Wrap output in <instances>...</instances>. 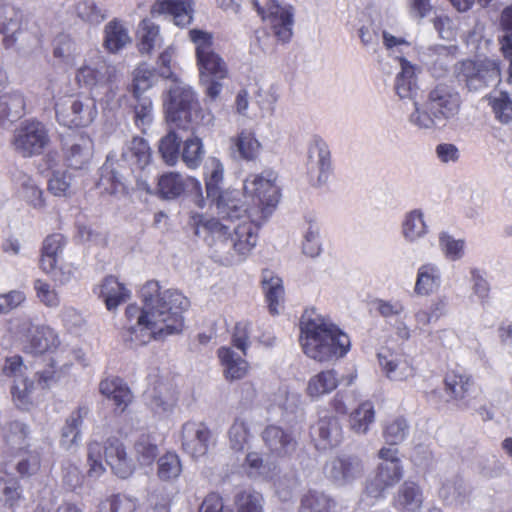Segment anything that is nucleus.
<instances>
[{
  "instance_id": "obj_1",
  "label": "nucleus",
  "mask_w": 512,
  "mask_h": 512,
  "mask_svg": "<svg viewBox=\"0 0 512 512\" xmlns=\"http://www.w3.org/2000/svg\"><path fill=\"white\" fill-rule=\"evenodd\" d=\"M277 178L273 170L250 174L244 181L243 190L251 203L248 206L239 198V206L244 211L239 216L234 215L233 222L224 223L198 213L191 215L189 224L194 233L203 237L210 246L217 262L233 265L244 261L251 253L257 244L259 225L279 202Z\"/></svg>"
},
{
  "instance_id": "obj_2",
  "label": "nucleus",
  "mask_w": 512,
  "mask_h": 512,
  "mask_svg": "<svg viewBox=\"0 0 512 512\" xmlns=\"http://www.w3.org/2000/svg\"><path fill=\"white\" fill-rule=\"evenodd\" d=\"M141 299V307L130 304L125 310L127 323L123 339L126 342L142 346L183 330L182 314L190 302L182 292L172 288L163 290L159 282L151 280L142 287Z\"/></svg>"
},
{
  "instance_id": "obj_3",
  "label": "nucleus",
  "mask_w": 512,
  "mask_h": 512,
  "mask_svg": "<svg viewBox=\"0 0 512 512\" xmlns=\"http://www.w3.org/2000/svg\"><path fill=\"white\" fill-rule=\"evenodd\" d=\"M299 342L304 354L318 362L341 358L350 349L349 336L315 309L301 317Z\"/></svg>"
},
{
  "instance_id": "obj_4",
  "label": "nucleus",
  "mask_w": 512,
  "mask_h": 512,
  "mask_svg": "<svg viewBox=\"0 0 512 512\" xmlns=\"http://www.w3.org/2000/svg\"><path fill=\"white\" fill-rule=\"evenodd\" d=\"M461 105V96L454 87L438 84L428 92L423 103L414 102L408 121L419 130L443 128L458 117Z\"/></svg>"
},
{
  "instance_id": "obj_5",
  "label": "nucleus",
  "mask_w": 512,
  "mask_h": 512,
  "mask_svg": "<svg viewBox=\"0 0 512 512\" xmlns=\"http://www.w3.org/2000/svg\"><path fill=\"white\" fill-rule=\"evenodd\" d=\"M383 42L385 47L391 52V55L399 61L400 71L397 73L394 81V90L401 100H412L414 102L419 86L417 74L420 68L408 61L403 54L411 48V44L402 37H396L384 31Z\"/></svg>"
},
{
  "instance_id": "obj_6",
  "label": "nucleus",
  "mask_w": 512,
  "mask_h": 512,
  "mask_svg": "<svg viewBox=\"0 0 512 512\" xmlns=\"http://www.w3.org/2000/svg\"><path fill=\"white\" fill-rule=\"evenodd\" d=\"M197 107L192 87L180 78L172 80L164 98L167 119L182 129L193 130V113L197 112Z\"/></svg>"
},
{
  "instance_id": "obj_7",
  "label": "nucleus",
  "mask_w": 512,
  "mask_h": 512,
  "mask_svg": "<svg viewBox=\"0 0 512 512\" xmlns=\"http://www.w3.org/2000/svg\"><path fill=\"white\" fill-rule=\"evenodd\" d=\"M223 165L219 160L212 158L206 166V195L212 202H215L220 221L233 222V216H239V193L237 191H222L220 184L223 180Z\"/></svg>"
},
{
  "instance_id": "obj_8",
  "label": "nucleus",
  "mask_w": 512,
  "mask_h": 512,
  "mask_svg": "<svg viewBox=\"0 0 512 512\" xmlns=\"http://www.w3.org/2000/svg\"><path fill=\"white\" fill-rule=\"evenodd\" d=\"M189 38L195 46L200 80H207L209 77H215V79L226 78L228 67L224 59L215 50L212 34L203 30L192 29L189 31Z\"/></svg>"
},
{
  "instance_id": "obj_9",
  "label": "nucleus",
  "mask_w": 512,
  "mask_h": 512,
  "mask_svg": "<svg viewBox=\"0 0 512 512\" xmlns=\"http://www.w3.org/2000/svg\"><path fill=\"white\" fill-rule=\"evenodd\" d=\"M118 78L116 66L98 50H91L83 64L77 69L75 79L89 93H97L99 88Z\"/></svg>"
},
{
  "instance_id": "obj_10",
  "label": "nucleus",
  "mask_w": 512,
  "mask_h": 512,
  "mask_svg": "<svg viewBox=\"0 0 512 512\" xmlns=\"http://www.w3.org/2000/svg\"><path fill=\"white\" fill-rule=\"evenodd\" d=\"M56 118L60 125L87 127L98 115L97 105L90 96H69L55 104Z\"/></svg>"
},
{
  "instance_id": "obj_11",
  "label": "nucleus",
  "mask_w": 512,
  "mask_h": 512,
  "mask_svg": "<svg viewBox=\"0 0 512 512\" xmlns=\"http://www.w3.org/2000/svg\"><path fill=\"white\" fill-rule=\"evenodd\" d=\"M251 3L278 41L287 43L291 40L294 24L292 5L282 4L277 0H267L264 6L258 0H252Z\"/></svg>"
},
{
  "instance_id": "obj_12",
  "label": "nucleus",
  "mask_w": 512,
  "mask_h": 512,
  "mask_svg": "<svg viewBox=\"0 0 512 512\" xmlns=\"http://www.w3.org/2000/svg\"><path fill=\"white\" fill-rule=\"evenodd\" d=\"M49 143L46 125L36 119L23 121L14 131L12 141L16 152L25 158L42 154Z\"/></svg>"
},
{
  "instance_id": "obj_13",
  "label": "nucleus",
  "mask_w": 512,
  "mask_h": 512,
  "mask_svg": "<svg viewBox=\"0 0 512 512\" xmlns=\"http://www.w3.org/2000/svg\"><path fill=\"white\" fill-rule=\"evenodd\" d=\"M458 77L470 91H478L500 81L499 62L492 59L464 60L458 67Z\"/></svg>"
},
{
  "instance_id": "obj_14",
  "label": "nucleus",
  "mask_w": 512,
  "mask_h": 512,
  "mask_svg": "<svg viewBox=\"0 0 512 512\" xmlns=\"http://www.w3.org/2000/svg\"><path fill=\"white\" fill-rule=\"evenodd\" d=\"M333 173L331 152L328 144L319 137H314L307 149L306 174L314 187H323Z\"/></svg>"
},
{
  "instance_id": "obj_15",
  "label": "nucleus",
  "mask_w": 512,
  "mask_h": 512,
  "mask_svg": "<svg viewBox=\"0 0 512 512\" xmlns=\"http://www.w3.org/2000/svg\"><path fill=\"white\" fill-rule=\"evenodd\" d=\"M26 370L23 359L19 355L7 357L2 368L6 377L14 379L11 387L12 399L22 410H28L32 405L31 393L34 389L33 382L25 376Z\"/></svg>"
},
{
  "instance_id": "obj_16",
  "label": "nucleus",
  "mask_w": 512,
  "mask_h": 512,
  "mask_svg": "<svg viewBox=\"0 0 512 512\" xmlns=\"http://www.w3.org/2000/svg\"><path fill=\"white\" fill-rule=\"evenodd\" d=\"M0 34L6 49H24L36 39L27 32L22 24V14L13 7L6 5L0 10Z\"/></svg>"
},
{
  "instance_id": "obj_17",
  "label": "nucleus",
  "mask_w": 512,
  "mask_h": 512,
  "mask_svg": "<svg viewBox=\"0 0 512 512\" xmlns=\"http://www.w3.org/2000/svg\"><path fill=\"white\" fill-rule=\"evenodd\" d=\"M158 191L165 199H175L186 192L195 198L200 208L205 204L201 183L194 177H183L176 172L166 173L159 178Z\"/></svg>"
},
{
  "instance_id": "obj_18",
  "label": "nucleus",
  "mask_w": 512,
  "mask_h": 512,
  "mask_svg": "<svg viewBox=\"0 0 512 512\" xmlns=\"http://www.w3.org/2000/svg\"><path fill=\"white\" fill-rule=\"evenodd\" d=\"M324 474L334 485L343 487L362 477L364 464L357 456L341 455L325 464Z\"/></svg>"
},
{
  "instance_id": "obj_19",
  "label": "nucleus",
  "mask_w": 512,
  "mask_h": 512,
  "mask_svg": "<svg viewBox=\"0 0 512 512\" xmlns=\"http://www.w3.org/2000/svg\"><path fill=\"white\" fill-rule=\"evenodd\" d=\"M375 310L383 317L391 327L396 338L401 341H409L412 337V328L406 321V307L400 300L376 299Z\"/></svg>"
},
{
  "instance_id": "obj_20",
  "label": "nucleus",
  "mask_w": 512,
  "mask_h": 512,
  "mask_svg": "<svg viewBox=\"0 0 512 512\" xmlns=\"http://www.w3.org/2000/svg\"><path fill=\"white\" fill-rule=\"evenodd\" d=\"M181 440L184 451L199 458L207 454L213 443V435L205 423L188 421L182 426Z\"/></svg>"
},
{
  "instance_id": "obj_21",
  "label": "nucleus",
  "mask_w": 512,
  "mask_h": 512,
  "mask_svg": "<svg viewBox=\"0 0 512 512\" xmlns=\"http://www.w3.org/2000/svg\"><path fill=\"white\" fill-rule=\"evenodd\" d=\"M403 477V467L395 462L380 463L376 475L368 481L365 492L374 499H380Z\"/></svg>"
},
{
  "instance_id": "obj_22",
  "label": "nucleus",
  "mask_w": 512,
  "mask_h": 512,
  "mask_svg": "<svg viewBox=\"0 0 512 512\" xmlns=\"http://www.w3.org/2000/svg\"><path fill=\"white\" fill-rule=\"evenodd\" d=\"M377 358L381 371L391 381H406L415 374L410 359L402 353L383 350L377 354Z\"/></svg>"
},
{
  "instance_id": "obj_23",
  "label": "nucleus",
  "mask_w": 512,
  "mask_h": 512,
  "mask_svg": "<svg viewBox=\"0 0 512 512\" xmlns=\"http://www.w3.org/2000/svg\"><path fill=\"white\" fill-rule=\"evenodd\" d=\"M262 439L270 454L277 457L290 456L297 448L293 433L280 426H267L262 432Z\"/></svg>"
},
{
  "instance_id": "obj_24",
  "label": "nucleus",
  "mask_w": 512,
  "mask_h": 512,
  "mask_svg": "<svg viewBox=\"0 0 512 512\" xmlns=\"http://www.w3.org/2000/svg\"><path fill=\"white\" fill-rule=\"evenodd\" d=\"M145 401L154 415L164 418L172 414L177 403V397L167 384L158 381L146 390Z\"/></svg>"
},
{
  "instance_id": "obj_25",
  "label": "nucleus",
  "mask_w": 512,
  "mask_h": 512,
  "mask_svg": "<svg viewBox=\"0 0 512 512\" xmlns=\"http://www.w3.org/2000/svg\"><path fill=\"white\" fill-rule=\"evenodd\" d=\"M474 381L470 374L461 369H453L446 373L444 377V391L448 396L447 401H454L460 407H469L466 400Z\"/></svg>"
},
{
  "instance_id": "obj_26",
  "label": "nucleus",
  "mask_w": 512,
  "mask_h": 512,
  "mask_svg": "<svg viewBox=\"0 0 512 512\" xmlns=\"http://www.w3.org/2000/svg\"><path fill=\"white\" fill-rule=\"evenodd\" d=\"M430 232L425 213L420 208L406 211L400 221V235L404 242L415 245L423 240Z\"/></svg>"
},
{
  "instance_id": "obj_27",
  "label": "nucleus",
  "mask_w": 512,
  "mask_h": 512,
  "mask_svg": "<svg viewBox=\"0 0 512 512\" xmlns=\"http://www.w3.org/2000/svg\"><path fill=\"white\" fill-rule=\"evenodd\" d=\"M102 454L115 475L122 479L132 475L134 470L133 462L128 457L125 447L119 439L115 437L108 438L104 446H102Z\"/></svg>"
},
{
  "instance_id": "obj_28",
  "label": "nucleus",
  "mask_w": 512,
  "mask_h": 512,
  "mask_svg": "<svg viewBox=\"0 0 512 512\" xmlns=\"http://www.w3.org/2000/svg\"><path fill=\"white\" fill-rule=\"evenodd\" d=\"M102 454L115 475L122 479L132 475L134 470L133 462L128 457L125 447L119 439L115 437L108 438L104 446H102Z\"/></svg>"
},
{
  "instance_id": "obj_29",
  "label": "nucleus",
  "mask_w": 512,
  "mask_h": 512,
  "mask_svg": "<svg viewBox=\"0 0 512 512\" xmlns=\"http://www.w3.org/2000/svg\"><path fill=\"white\" fill-rule=\"evenodd\" d=\"M102 454L115 475L122 479L132 475L134 470L133 462L128 457L125 447L119 439L115 437L108 438L104 446H102Z\"/></svg>"
},
{
  "instance_id": "obj_30",
  "label": "nucleus",
  "mask_w": 512,
  "mask_h": 512,
  "mask_svg": "<svg viewBox=\"0 0 512 512\" xmlns=\"http://www.w3.org/2000/svg\"><path fill=\"white\" fill-rule=\"evenodd\" d=\"M118 161L120 167H127L132 173L142 171L151 162L148 142L141 137H134L124 145Z\"/></svg>"
},
{
  "instance_id": "obj_31",
  "label": "nucleus",
  "mask_w": 512,
  "mask_h": 512,
  "mask_svg": "<svg viewBox=\"0 0 512 512\" xmlns=\"http://www.w3.org/2000/svg\"><path fill=\"white\" fill-rule=\"evenodd\" d=\"M93 151L92 138L85 133H81L66 144L64 149L65 161L72 169H85L92 159Z\"/></svg>"
},
{
  "instance_id": "obj_32",
  "label": "nucleus",
  "mask_w": 512,
  "mask_h": 512,
  "mask_svg": "<svg viewBox=\"0 0 512 512\" xmlns=\"http://www.w3.org/2000/svg\"><path fill=\"white\" fill-rule=\"evenodd\" d=\"M193 0H156L151 7L153 16L167 14L177 26L185 27L192 22Z\"/></svg>"
},
{
  "instance_id": "obj_33",
  "label": "nucleus",
  "mask_w": 512,
  "mask_h": 512,
  "mask_svg": "<svg viewBox=\"0 0 512 512\" xmlns=\"http://www.w3.org/2000/svg\"><path fill=\"white\" fill-rule=\"evenodd\" d=\"M217 354L223 368V376L227 381L241 380L247 375L249 364L244 359L246 354L227 346L220 347Z\"/></svg>"
},
{
  "instance_id": "obj_34",
  "label": "nucleus",
  "mask_w": 512,
  "mask_h": 512,
  "mask_svg": "<svg viewBox=\"0 0 512 512\" xmlns=\"http://www.w3.org/2000/svg\"><path fill=\"white\" fill-rule=\"evenodd\" d=\"M100 393L113 403L115 412L123 413L133 400L128 385L119 377H109L99 384Z\"/></svg>"
},
{
  "instance_id": "obj_35",
  "label": "nucleus",
  "mask_w": 512,
  "mask_h": 512,
  "mask_svg": "<svg viewBox=\"0 0 512 512\" xmlns=\"http://www.w3.org/2000/svg\"><path fill=\"white\" fill-rule=\"evenodd\" d=\"M316 446L319 449H327L337 446L342 440V427L338 418L325 416L312 428Z\"/></svg>"
},
{
  "instance_id": "obj_36",
  "label": "nucleus",
  "mask_w": 512,
  "mask_h": 512,
  "mask_svg": "<svg viewBox=\"0 0 512 512\" xmlns=\"http://www.w3.org/2000/svg\"><path fill=\"white\" fill-rule=\"evenodd\" d=\"M441 284L442 271L438 264L426 262L418 267L414 285V293L417 296H429L435 293Z\"/></svg>"
},
{
  "instance_id": "obj_37",
  "label": "nucleus",
  "mask_w": 512,
  "mask_h": 512,
  "mask_svg": "<svg viewBox=\"0 0 512 512\" xmlns=\"http://www.w3.org/2000/svg\"><path fill=\"white\" fill-rule=\"evenodd\" d=\"M95 292L104 300L106 308L109 311L117 309V307L126 302L131 295L130 290L114 276H107Z\"/></svg>"
},
{
  "instance_id": "obj_38",
  "label": "nucleus",
  "mask_w": 512,
  "mask_h": 512,
  "mask_svg": "<svg viewBox=\"0 0 512 512\" xmlns=\"http://www.w3.org/2000/svg\"><path fill=\"white\" fill-rule=\"evenodd\" d=\"M131 37L125 23L117 18L104 27L103 47L112 54L118 53L131 43Z\"/></svg>"
},
{
  "instance_id": "obj_39",
  "label": "nucleus",
  "mask_w": 512,
  "mask_h": 512,
  "mask_svg": "<svg viewBox=\"0 0 512 512\" xmlns=\"http://www.w3.org/2000/svg\"><path fill=\"white\" fill-rule=\"evenodd\" d=\"M60 344L57 332L49 326L35 327L25 346L27 352L43 354L55 350Z\"/></svg>"
},
{
  "instance_id": "obj_40",
  "label": "nucleus",
  "mask_w": 512,
  "mask_h": 512,
  "mask_svg": "<svg viewBox=\"0 0 512 512\" xmlns=\"http://www.w3.org/2000/svg\"><path fill=\"white\" fill-rule=\"evenodd\" d=\"M339 383L338 373L334 369L323 370L309 379L306 393L311 399L319 400L332 393Z\"/></svg>"
},
{
  "instance_id": "obj_41",
  "label": "nucleus",
  "mask_w": 512,
  "mask_h": 512,
  "mask_svg": "<svg viewBox=\"0 0 512 512\" xmlns=\"http://www.w3.org/2000/svg\"><path fill=\"white\" fill-rule=\"evenodd\" d=\"M13 182L19 195L33 208L41 210L45 207L43 191L36 182L26 173L17 172L13 176Z\"/></svg>"
},
{
  "instance_id": "obj_42",
  "label": "nucleus",
  "mask_w": 512,
  "mask_h": 512,
  "mask_svg": "<svg viewBox=\"0 0 512 512\" xmlns=\"http://www.w3.org/2000/svg\"><path fill=\"white\" fill-rule=\"evenodd\" d=\"M89 409L87 407H79L73 411L66 419L65 425L61 432V445L65 449H71L77 446L81 441V427L84 418L88 415Z\"/></svg>"
},
{
  "instance_id": "obj_43",
  "label": "nucleus",
  "mask_w": 512,
  "mask_h": 512,
  "mask_svg": "<svg viewBox=\"0 0 512 512\" xmlns=\"http://www.w3.org/2000/svg\"><path fill=\"white\" fill-rule=\"evenodd\" d=\"M469 487L459 476L445 479L439 489V497L451 506H462L469 498Z\"/></svg>"
},
{
  "instance_id": "obj_44",
  "label": "nucleus",
  "mask_w": 512,
  "mask_h": 512,
  "mask_svg": "<svg viewBox=\"0 0 512 512\" xmlns=\"http://www.w3.org/2000/svg\"><path fill=\"white\" fill-rule=\"evenodd\" d=\"M262 288L271 314H278V308L284 299L282 279L270 270L262 272Z\"/></svg>"
},
{
  "instance_id": "obj_45",
  "label": "nucleus",
  "mask_w": 512,
  "mask_h": 512,
  "mask_svg": "<svg viewBox=\"0 0 512 512\" xmlns=\"http://www.w3.org/2000/svg\"><path fill=\"white\" fill-rule=\"evenodd\" d=\"M15 469L21 477H31L37 474L42 465V452L39 448L21 449L15 452Z\"/></svg>"
},
{
  "instance_id": "obj_46",
  "label": "nucleus",
  "mask_w": 512,
  "mask_h": 512,
  "mask_svg": "<svg viewBox=\"0 0 512 512\" xmlns=\"http://www.w3.org/2000/svg\"><path fill=\"white\" fill-rule=\"evenodd\" d=\"M65 244L66 239L60 233H55L45 238L40 260L41 269L45 273H50L54 270L55 265L58 263V256L62 253Z\"/></svg>"
},
{
  "instance_id": "obj_47",
  "label": "nucleus",
  "mask_w": 512,
  "mask_h": 512,
  "mask_svg": "<svg viewBox=\"0 0 512 512\" xmlns=\"http://www.w3.org/2000/svg\"><path fill=\"white\" fill-rule=\"evenodd\" d=\"M90 95L95 103L98 101L105 110L110 111L119 109L123 101L127 99L126 94L120 91L118 78L99 88L97 93H91Z\"/></svg>"
},
{
  "instance_id": "obj_48",
  "label": "nucleus",
  "mask_w": 512,
  "mask_h": 512,
  "mask_svg": "<svg viewBox=\"0 0 512 512\" xmlns=\"http://www.w3.org/2000/svg\"><path fill=\"white\" fill-rule=\"evenodd\" d=\"M422 503L420 487L414 482H404L398 490L396 507L403 512H416L421 508Z\"/></svg>"
},
{
  "instance_id": "obj_49",
  "label": "nucleus",
  "mask_w": 512,
  "mask_h": 512,
  "mask_svg": "<svg viewBox=\"0 0 512 512\" xmlns=\"http://www.w3.org/2000/svg\"><path fill=\"white\" fill-rule=\"evenodd\" d=\"M335 500L323 491L311 489L301 498L299 512H331Z\"/></svg>"
},
{
  "instance_id": "obj_50",
  "label": "nucleus",
  "mask_w": 512,
  "mask_h": 512,
  "mask_svg": "<svg viewBox=\"0 0 512 512\" xmlns=\"http://www.w3.org/2000/svg\"><path fill=\"white\" fill-rule=\"evenodd\" d=\"M375 421L374 405L370 401L362 402L349 416L350 429L359 435H365Z\"/></svg>"
},
{
  "instance_id": "obj_51",
  "label": "nucleus",
  "mask_w": 512,
  "mask_h": 512,
  "mask_svg": "<svg viewBox=\"0 0 512 512\" xmlns=\"http://www.w3.org/2000/svg\"><path fill=\"white\" fill-rule=\"evenodd\" d=\"M232 142L240 157L247 161L255 160L262 149L255 133L248 129L241 130L236 137L232 138Z\"/></svg>"
},
{
  "instance_id": "obj_52",
  "label": "nucleus",
  "mask_w": 512,
  "mask_h": 512,
  "mask_svg": "<svg viewBox=\"0 0 512 512\" xmlns=\"http://www.w3.org/2000/svg\"><path fill=\"white\" fill-rule=\"evenodd\" d=\"M25 99L20 92L0 93V120L14 121L25 113Z\"/></svg>"
},
{
  "instance_id": "obj_53",
  "label": "nucleus",
  "mask_w": 512,
  "mask_h": 512,
  "mask_svg": "<svg viewBox=\"0 0 512 512\" xmlns=\"http://www.w3.org/2000/svg\"><path fill=\"white\" fill-rule=\"evenodd\" d=\"M80 54L78 44L66 34L57 36L53 44V56L67 66H74Z\"/></svg>"
},
{
  "instance_id": "obj_54",
  "label": "nucleus",
  "mask_w": 512,
  "mask_h": 512,
  "mask_svg": "<svg viewBox=\"0 0 512 512\" xmlns=\"http://www.w3.org/2000/svg\"><path fill=\"white\" fill-rule=\"evenodd\" d=\"M138 49L141 54H150L156 46L162 42L159 27L150 19L140 22L138 31Z\"/></svg>"
},
{
  "instance_id": "obj_55",
  "label": "nucleus",
  "mask_w": 512,
  "mask_h": 512,
  "mask_svg": "<svg viewBox=\"0 0 512 512\" xmlns=\"http://www.w3.org/2000/svg\"><path fill=\"white\" fill-rule=\"evenodd\" d=\"M3 432L5 442L11 451L17 452L30 446L27 443L30 431L28 426L23 422L17 420L11 421L5 425Z\"/></svg>"
},
{
  "instance_id": "obj_56",
  "label": "nucleus",
  "mask_w": 512,
  "mask_h": 512,
  "mask_svg": "<svg viewBox=\"0 0 512 512\" xmlns=\"http://www.w3.org/2000/svg\"><path fill=\"white\" fill-rule=\"evenodd\" d=\"M438 246L442 255L449 261H459L465 255L466 241L462 238H455L447 231L439 232Z\"/></svg>"
},
{
  "instance_id": "obj_57",
  "label": "nucleus",
  "mask_w": 512,
  "mask_h": 512,
  "mask_svg": "<svg viewBox=\"0 0 512 512\" xmlns=\"http://www.w3.org/2000/svg\"><path fill=\"white\" fill-rule=\"evenodd\" d=\"M22 499L19 481L10 475L0 476V505L14 508Z\"/></svg>"
},
{
  "instance_id": "obj_58",
  "label": "nucleus",
  "mask_w": 512,
  "mask_h": 512,
  "mask_svg": "<svg viewBox=\"0 0 512 512\" xmlns=\"http://www.w3.org/2000/svg\"><path fill=\"white\" fill-rule=\"evenodd\" d=\"M156 80V71L149 67L147 63L139 64L133 71V79L131 84L132 97L143 95L145 91L150 89Z\"/></svg>"
},
{
  "instance_id": "obj_59",
  "label": "nucleus",
  "mask_w": 512,
  "mask_h": 512,
  "mask_svg": "<svg viewBox=\"0 0 512 512\" xmlns=\"http://www.w3.org/2000/svg\"><path fill=\"white\" fill-rule=\"evenodd\" d=\"M203 142L198 137H191L184 141L181 151V160L189 169H197L204 158Z\"/></svg>"
},
{
  "instance_id": "obj_60",
  "label": "nucleus",
  "mask_w": 512,
  "mask_h": 512,
  "mask_svg": "<svg viewBox=\"0 0 512 512\" xmlns=\"http://www.w3.org/2000/svg\"><path fill=\"white\" fill-rule=\"evenodd\" d=\"M133 98L136 101L133 107L134 123L142 132H146L154 120L153 102L144 95H138V97Z\"/></svg>"
},
{
  "instance_id": "obj_61",
  "label": "nucleus",
  "mask_w": 512,
  "mask_h": 512,
  "mask_svg": "<svg viewBox=\"0 0 512 512\" xmlns=\"http://www.w3.org/2000/svg\"><path fill=\"white\" fill-rule=\"evenodd\" d=\"M230 448L236 452L243 451L252 438L248 423L241 417L234 420L228 431Z\"/></svg>"
},
{
  "instance_id": "obj_62",
  "label": "nucleus",
  "mask_w": 512,
  "mask_h": 512,
  "mask_svg": "<svg viewBox=\"0 0 512 512\" xmlns=\"http://www.w3.org/2000/svg\"><path fill=\"white\" fill-rule=\"evenodd\" d=\"M305 220L307 227L305 228L303 236V253L309 257H316L321 252L319 225L311 216L306 217Z\"/></svg>"
},
{
  "instance_id": "obj_63",
  "label": "nucleus",
  "mask_w": 512,
  "mask_h": 512,
  "mask_svg": "<svg viewBox=\"0 0 512 512\" xmlns=\"http://www.w3.org/2000/svg\"><path fill=\"white\" fill-rule=\"evenodd\" d=\"M135 455L140 465H151L158 456V447L149 434H142L136 440Z\"/></svg>"
},
{
  "instance_id": "obj_64",
  "label": "nucleus",
  "mask_w": 512,
  "mask_h": 512,
  "mask_svg": "<svg viewBox=\"0 0 512 512\" xmlns=\"http://www.w3.org/2000/svg\"><path fill=\"white\" fill-rule=\"evenodd\" d=\"M159 153L164 162L169 166H174L181 156L180 140L174 131H169L159 141Z\"/></svg>"
}]
</instances>
